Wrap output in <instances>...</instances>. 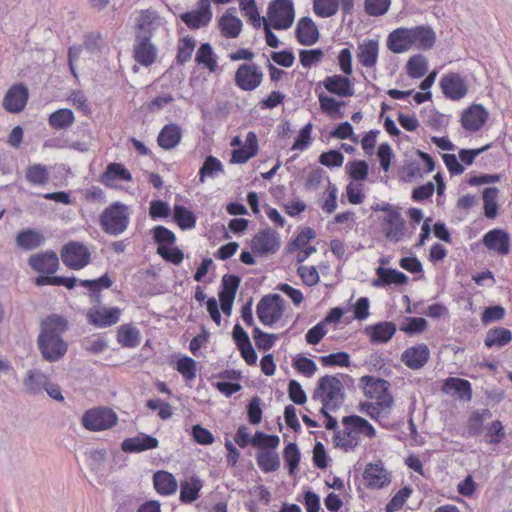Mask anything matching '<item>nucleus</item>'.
I'll return each mask as SVG.
<instances>
[{
  "mask_svg": "<svg viewBox=\"0 0 512 512\" xmlns=\"http://www.w3.org/2000/svg\"><path fill=\"white\" fill-rule=\"evenodd\" d=\"M115 180L131 181L132 175L124 165L120 163H110L101 176V182L108 187H112L113 181Z\"/></svg>",
  "mask_w": 512,
  "mask_h": 512,
  "instance_id": "obj_32",
  "label": "nucleus"
},
{
  "mask_svg": "<svg viewBox=\"0 0 512 512\" xmlns=\"http://www.w3.org/2000/svg\"><path fill=\"white\" fill-rule=\"evenodd\" d=\"M430 358V350L426 344L407 348L401 355V361L410 369L422 368Z\"/></svg>",
  "mask_w": 512,
  "mask_h": 512,
  "instance_id": "obj_16",
  "label": "nucleus"
},
{
  "mask_svg": "<svg viewBox=\"0 0 512 512\" xmlns=\"http://www.w3.org/2000/svg\"><path fill=\"white\" fill-rule=\"evenodd\" d=\"M45 240L44 235L35 229L21 230L15 239L17 246L26 251L40 247Z\"/></svg>",
  "mask_w": 512,
  "mask_h": 512,
  "instance_id": "obj_29",
  "label": "nucleus"
},
{
  "mask_svg": "<svg viewBox=\"0 0 512 512\" xmlns=\"http://www.w3.org/2000/svg\"><path fill=\"white\" fill-rule=\"evenodd\" d=\"M155 490L162 495H171L176 492L178 484L175 477L167 471H157L153 475Z\"/></svg>",
  "mask_w": 512,
  "mask_h": 512,
  "instance_id": "obj_33",
  "label": "nucleus"
},
{
  "mask_svg": "<svg viewBox=\"0 0 512 512\" xmlns=\"http://www.w3.org/2000/svg\"><path fill=\"white\" fill-rule=\"evenodd\" d=\"M377 278L373 280L374 287H384L391 284L405 285L408 283V277L405 273L393 268L380 266L376 268Z\"/></svg>",
  "mask_w": 512,
  "mask_h": 512,
  "instance_id": "obj_22",
  "label": "nucleus"
},
{
  "mask_svg": "<svg viewBox=\"0 0 512 512\" xmlns=\"http://www.w3.org/2000/svg\"><path fill=\"white\" fill-rule=\"evenodd\" d=\"M334 443L337 447L347 451L348 449H353L358 445V438L351 426H345L342 431H337L335 433Z\"/></svg>",
  "mask_w": 512,
  "mask_h": 512,
  "instance_id": "obj_47",
  "label": "nucleus"
},
{
  "mask_svg": "<svg viewBox=\"0 0 512 512\" xmlns=\"http://www.w3.org/2000/svg\"><path fill=\"white\" fill-rule=\"evenodd\" d=\"M117 419L112 409L99 407L86 411L82 417V424L87 430L101 431L115 425Z\"/></svg>",
  "mask_w": 512,
  "mask_h": 512,
  "instance_id": "obj_7",
  "label": "nucleus"
},
{
  "mask_svg": "<svg viewBox=\"0 0 512 512\" xmlns=\"http://www.w3.org/2000/svg\"><path fill=\"white\" fill-rule=\"evenodd\" d=\"M295 36L301 45L311 46L319 40L320 33L315 22L310 17L305 16L299 19Z\"/></svg>",
  "mask_w": 512,
  "mask_h": 512,
  "instance_id": "obj_17",
  "label": "nucleus"
},
{
  "mask_svg": "<svg viewBox=\"0 0 512 512\" xmlns=\"http://www.w3.org/2000/svg\"><path fill=\"white\" fill-rule=\"evenodd\" d=\"M152 232L153 239L158 246L168 247L169 245H173L176 241L175 234L164 226L158 225L153 228Z\"/></svg>",
  "mask_w": 512,
  "mask_h": 512,
  "instance_id": "obj_58",
  "label": "nucleus"
},
{
  "mask_svg": "<svg viewBox=\"0 0 512 512\" xmlns=\"http://www.w3.org/2000/svg\"><path fill=\"white\" fill-rule=\"evenodd\" d=\"M440 88L445 97L451 100H460L468 92L464 79L458 73H448L440 80Z\"/></svg>",
  "mask_w": 512,
  "mask_h": 512,
  "instance_id": "obj_11",
  "label": "nucleus"
},
{
  "mask_svg": "<svg viewBox=\"0 0 512 512\" xmlns=\"http://www.w3.org/2000/svg\"><path fill=\"white\" fill-rule=\"evenodd\" d=\"M119 318L120 309L117 307L90 310L88 313L89 323L96 327H109L116 324Z\"/></svg>",
  "mask_w": 512,
  "mask_h": 512,
  "instance_id": "obj_24",
  "label": "nucleus"
},
{
  "mask_svg": "<svg viewBox=\"0 0 512 512\" xmlns=\"http://www.w3.org/2000/svg\"><path fill=\"white\" fill-rule=\"evenodd\" d=\"M360 385L365 396L374 399L382 410L390 409L393 406L394 399L389 391L390 383L387 380L365 375L360 378Z\"/></svg>",
  "mask_w": 512,
  "mask_h": 512,
  "instance_id": "obj_4",
  "label": "nucleus"
},
{
  "mask_svg": "<svg viewBox=\"0 0 512 512\" xmlns=\"http://www.w3.org/2000/svg\"><path fill=\"white\" fill-rule=\"evenodd\" d=\"M28 100V89L22 84L13 85L5 94L3 107L11 113L21 112Z\"/></svg>",
  "mask_w": 512,
  "mask_h": 512,
  "instance_id": "obj_14",
  "label": "nucleus"
},
{
  "mask_svg": "<svg viewBox=\"0 0 512 512\" xmlns=\"http://www.w3.org/2000/svg\"><path fill=\"white\" fill-rule=\"evenodd\" d=\"M84 48L93 55L100 54L105 47V40L99 32H89L84 35Z\"/></svg>",
  "mask_w": 512,
  "mask_h": 512,
  "instance_id": "obj_56",
  "label": "nucleus"
},
{
  "mask_svg": "<svg viewBox=\"0 0 512 512\" xmlns=\"http://www.w3.org/2000/svg\"><path fill=\"white\" fill-rule=\"evenodd\" d=\"M159 20L158 14L150 9L141 11L138 19V33L136 36H147L151 38L153 30Z\"/></svg>",
  "mask_w": 512,
  "mask_h": 512,
  "instance_id": "obj_38",
  "label": "nucleus"
},
{
  "mask_svg": "<svg viewBox=\"0 0 512 512\" xmlns=\"http://www.w3.org/2000/svg\"><path fill=\"white\" fill-rule=\"evenodd\" d=\"M220 172H223L221 161L214 156H207L199 171V181L204 183L207 176L214 178Z\"/></svg>",
  "mask_w": 512,
  "mask_h": 512,
  "instance_id": "obj_50",
  "label": "nucleus"
},
{
  "mask_svg": "<svg viewBox=\"0 0 512 512\" xmlns=\"http://www.w3.org/2000/svg\"><path fill=\"white\" fill-rule=\"evenodd\" d=\"M324 88L335 95L350 97L354 94V88L348 77L342 75L328 76L322 82Z\"/></svg>",
  "mask_w": 512,
  "mask_h": 512,
  "instance_id": "obj_23",
  "label": "nucleus"
},
{
  "mask_svg": "<svg viewBox=\"0 0 512 512\" xmlns=\"http://www.w3.org/2000/svg\"><path fill=\"white\" fill-rule=\"evenodd\" d=\"M203 487V482L197 476H192L180 483V501L190 504L199 497V492Z\"/></svg>",
  "mask_w": 512,
  "mask_h": 512,
  "instance_id": "obj_31",
  "label": "nucleus"
},
{
  "mask_svg": "<svg viewBox=\"0 0 512 512\" xmlns=\"http://www.w3.org/2000/svg\"><path fill=\"white\" fill-rule=\"evenodd\" d=\"M484 246L500 255H506L510 250L509 234L502 229H493L487 232L482 240Z\"/></svg>",
  "mask_w": 512,
  "mask_h": 512,
  "instance_id": "obj_18",
  "label": "nucleus"
},
{
  "mask_svg": "<svg viewBox=\"0 0 512 512\" xmlns=\"http://www.w3.org/2000/svg\"><path fill=\"white\" fill-rule=\"evenodd\" d=\"M117 340L123 347H137L140 344V331L132 325H122L118 329Z\"/></svg>",
  "mask_w": 512,
  "mask_h": 512,
  "instance_id": "obj_42",
  "label": "nucleus"
},
{
  "mask_svg": "<svg viewBox=\"0 0 512 512\" xmlns=\"http://www.w3.org/2000/svg\"><path fill=\"white\" fill-rule=\"evenodd\" d=\"M48 380V377L41 371L29 370L27 371L23 384L27 393L37 395L42 393Z\"/></svg>",
  "mask_w": 512,
  "mask_h": 512,
  "instance_id": "obj_34",
  "label": "nucleus"
},
{
  "mask_svg": "<svg viewBox=\"0 0 512 512\" xmlns=\"http://www.w3.org/2000/svg\"><path fill=\"white\" fill-rule=\"evenodd\" d=\"M177 371L187 380L194 379L197 373L196 361L188 356L180 358L177 361Z\"/></svg>",
  "mask_w": 512,
  "mask_h": 512,
  "instance_id": "obj_62",
  "label": "nucleus"
},
{
  "mask_svg": "<svg viewBox=\"0 0 512 512\" xmlns=\"http://www.w3.org/2000/svg\"><path fill=\"white\" fill-rule=\"evenodd\" d=\"M101 229L108 235L118 236L129 225L128 207L121 202H114L106 207L99 217Z\"/></svg>",
  "mask_w": 512,
  "mask_h": 512,
  "instance_id": "obj_2",
  "label": "nucleus"
},
{
  "mask_svg": "<svg viewBox=\"0 0 512 512\" xmlns=\"http://www.w3.org/2000/svg\"><path fill=\"white\" fill-rule=\"evenodd\" d=\"M219 28L221 34L226 38H236L239 36L242 29V21L227 11L219 19Z\"/></svg>",
  "mask_w": 512,
  "mask_h": 512,
  "instance_id": "obj_35",
  "label": "nucleus"
},
{
  "mask_svg": "<svg viewBox=\"0 0 512 512\" xmlns=\"http://www.w3.org/2000/svg\"><path fill=\"white\" fill-rule=\"evenodd\" d=\"M512 340V333L504 327H496L489 329L486 333L484 343L487 347H503Z\"/></svg>",
  "mask_w": 512,
  "mask_h": 512,
  "instance_id": "obj_36",
  "label": "nucleus"
},
{
  "mask_svg": "<svg viewBox=\"0 0 512 512\" xmlns=\"http://www.w3.org/2000/svg\"><path fill=\"white\" fill-rule=\"evenodd\" d=\"M411 493L412 489L409 486L401 488L386 505V512H396L400 510Z\"/></svg>",
  "mask_w": 512,
  "mask_h": 512,
  "instance_id": "obj_60",
  "label": "nucleus"
},
{
  "mask_svg": "<svg viewBox=\"0 0 512 512\" xmlns=\"http://www.w3.org/2000/svg\"><path fill=\"white\" fill-rule=\"evenodd\" d=\"M288 396L289 399L297 405H303L307 401V395L301 384L294 379L290 380L288 383Z\"/></svg>",
  "mask_w": 512,
  "mask_h": 512,
  "instance_id": "obj_64",
  "label": "nucleus"
},
{
  "mask_svg": "<svg viewBox=\"0 0 512 512\" xmlns=\"http://www.w3.org/2000/svg\"><path fill=\"white\" fill-rule=\"evenodd\" d=\"M487 110L480 104H473L465 109L461 116V123L465 130L479 131L488 120Z\"/></svg>",
  "mask_w": 512,
  "mask_h": 512,
  "instance_id": "obj_12",
  "label": "nucleus"
},
{
  "mask_svg": "<svg viewBox=\"0 0 512 512\" xmlns=\"http://www.w3.org/2000/svg\"><path fill=\"white\" fill-rule=\"evenodd\" d=\"M363 478L369 488H382L390 483L388 473L384 469L381 461L376 464H367L363 473Z\"/></svg>",
  "mask_w": 512,
  "mask_h": 512,
  "instance_id": "obj_21",
  "label": "nucleus"
},
{
  "mask_svg": "<svg viewBox=\"0 0 512 512\" xmlns=\"http://www.w3.org/2000/svg\"><path fill=\"white\" fill-rule=\"evenodd\" d=\"M61 258L68 268L79 270L89 264L91 253L84 244L71 241L63 246Z\"/></svg>",
  "mask_w": 512,
  "mask_h": 512,
  "instance_id": "obj_8",
  "label": "nucleus"
},
{
  "mask_svg": "<svg viewBox=\"0 0 512 512\" xmlns=\"http://www.w3.org/2000/svg\"><path fill=\"white\" fill-rule=\"evenodd\" d=\"M498 193L497 187H488L483 190L484 215L489 219H494L498 214Z\"/></svg>",
  "mask_w": 512,
  "mask_h": 512,
  "instance_id": "obj_44",
  "label": "nucleus"
},
{
  "mask_svg": "<svg viewBox=\"0 0 512 512\" xmlns=\"http://www.w3.org/2000/svg\"><path fill=\"white\" fill-rule=\"evenodd\" d=\"M492 416L489 409L476 410L472 412L467 421V435L476 437L481 434L484 421Z\"/></svg>",
  "mask_w": 512,
  "mask_h": 512,
  "instance_id": "obj_40",
  "label": "nucleus"
},
{
  "mask_svg": "<svg viewBox=\"0 0 512 512\" xmlns=\"http://www.w3.org/2000/svg\"><path fill=\"white\" fill-rule=\"evenodd\" d=\"M263 72L255 64L243 63L235 73V84L243 91H253L260 86Z\"/></svg>",
  "mask_w": 512,
  "mask_h": 512,
  "instance_id": "obj_9",
  "label": "nucleus"
},
{
  "mask_svg": "<svg viewBox=\"0 0 512 512\" xmlns=\"http://www.w3.org/2000/svg\"><path fill=\"white\" fill-rule=\"evenodd\" d=\"M26 179L33 185H44L49 181V171L42 164H33L27 168Z\"/></svg>",
  "mask_w": 512,
  "mask_h": 512,
  "instance_id": "obj_51",
  "label": "nucleus"
},
{
  "mask_svg": "<svg viewBox=\"0 0 512 512\" xmlns=\"http://www.w3.org/2000/svg\"><path fill=\"white\" fill-rule=\"evenodd\" d=\"M382 221L383 232L387 239L399 242L404 238L406 222L398 210L387 214Z\"/></svg>",
  "mask_w": 512,
  "mask_h": 512,
  "instance_id": "obj_15",
  "label": "nucleus"
},
{
  "mask_svg": "<svg viewBox=\"0 0 512 512\" xmlns=\"http://www.w3.org/2000/svg\"><path fill=\"white\" fill-rule=\"evenodd\" d=\"M147 36H136L137 44L134 47L135 60L143 65L150 66L155 62L157 49Z\"/></svg>",
  "mask_w": 512,
  "mask_h": 512,
  "instance_id": "obj_19",
  "label": "nucleus"
},
{
  "mask_svg": "<svg viewBox=\"0 0 512 512\" xmlns=\"http://www.w3.org/2000/svg\"><path fill=\"white\" fill-rule=\"evenodd\" d=\"M259 468L265 472H274L280 468V457L275 450H261L256 455Z\"/></svg>",
  "mask_w": 512,
  "mask_h": 512,
  "instance_id": "obj_39",
  "label": "nucleus"
},
{
  "mask_svg": "<svg viewBox=\"0 0 512 512\" xmlns=\"http://www.w3.org/2000/svg\"><path fill=\"white\" fill-rule=\"evenodd\" d=\"M396 325L392 322H379L365 328V333L372 343H387L395 334Z\"/></svg>",
  "mask_w": 512,
  "mask_h": 512,
  "instance_id": "obj_26",
  "label": "nucleus"
},
{
  "mask_svg": "<svg viewBox=\"0 0 512 512\" xmlns=\"http://www.w3.org/2000/svg\"><path fill=\"white\" fill-rule=\"evenodd\" d=\"M158 445L159 441L157 438L141 433L135 437L125 439L121 444V449L126 453H138L155 449Z\"/></svg>",
  "mask_w": 512,
  "mask_h": 512,
  "instance_id": "obj_20",
  "label": "nucleus"
},
{
  "mask_svg": "<svg viewBox=\"0 0 512 512\" xmlns=\"http://www.w3.org/2000/svg\"><path fill=\"white\" fill-rule=\"evenodd\" d=\"M283 458L288 467L289 475L294 476L300 462V451L296 443L290 442L286 445L283 451Z\"/></svg>",
  "mask_w": 512,
  "mask_h": 512,
  "instance_id": "obj_52",
  "label": "nucleus"
},
{
  "mask_svg": "<svg viewBox=\"0 0 512 512\" xmlns=\"http://www.w3.org/2000/svg\"><path fill=\"white\" fill-rule=\"evenodd\" d=\"M180 19L190 28V29H199L201 27L207 26L211 19L204 15L202 12H198L196 10L185 12L180 15Z\"/></svg>",
  "mask_w": 512,
  "mask_h": 512,
  "instance_id": "obj_53",
  "label": "nucleus"
},
{
  "mask_svg": "<svg viewBox=\"0 0 512 512\" xmlns=\"http://www.w3.org/2000/svg\"><path fill=\"white\" fill-rule=\"evenodd\" d=\"M269 23L276 30L291 27L295 17L293 4L290 0H273L267 9Z\"/></svg>",
  "mask_w": 512,
  "mask_h": 512,
  "instance_id": "obj_6",
  "label": "nucleus"
},
{
  "mask_svg": "<svg viewBox=\"0 0 512 512\" xmlns=\"http://www.w3.org/2000/svg\"><path fill=\"white\" fill-rule=\"evenodd\" d=\"M195 45L196 42L191 37H185L180 41L176 56L177 62L179 64H183L191 59Z\"/></svg>",
  "mask_w": 512,
  "mask_h": 512,
  "instance_id": "obj_59",
  "label": "nucleus"
},
{
  "mask_svg": "<svg viewBox=\"0 0 512 512\" xmlns=\"http://www.w3.org/2000/svg\"><path fill=\"white\" fill-rule=\"evenodd\" d=\"M253 338L258 349L268 351L274 346L279 335L266 333L259 327H255L253 329Z\"/></svg>",
  "mask_w": 512,
  "mask_h": 512,
  "instance_id": "obj_55",
  "label": "nucleus"
},
{
  "mask_svg": "<svg viewBox=\"0 0 512 512\" xmlns=\"http://www.w3.org/2000/svg\"><path fill=\"white\" fill-rule=\"evenodd\" d=\"M391 0H365L364 9L370 16L384 15L390 7Z\"/></svg>",
  "mask_w": 512,
  "mask_h": 512,
  "instance_id": "obj_63",
  "label": "nucleus"
},
{
  "mask_svg": "<svg viewBox=\"0 0 512 512\" xmlns=\"http://www.w3.org/2000/svg\"><path fill=\"white\" fill-rule=\"evenodd\" d=\"M48 121L53 129H67L74 123L75 116L71 109L62 108L51 113Z\"/></svg>",
  "mask_w": 512,
  "mask_h": 512,
  "instance_id": "obj_41",
  "label": "nucleus"
},
{
  "mask_svg": "<svg viewBox=\"0 0 512 512\" xmlns=\"http://www.w3.org/2000/svg\"><path fill=\"white\" fill-rule=\"evenodd\" d=\"M313 9L317 16L327 18L335 15L339 9L338 0H314Z\"/></svg>",
  "mask_w": 512,
  "mask_h": 512,
  "instance_id": "obj_54",
  "label": "nucleus"
},
{
  "mask_svg": "<svg viewBox=\"0 0 512 512\" xmlns=\"http://www.w3.org/2000/svg\"><path fill=\"white\" fill-rule=\"evenodd\" d=\"M195 61L198 64H203L210 72H215L217 69V61L209 43L200 45L196 53Z\"/></svg>",
  "mask_w": 512,
  "mask_h": 512,
  "instance_id": "obj_48",
  "label": "nucleus"
},
{
  "mask_svg": "<svg viewBox=\"0 0 512 512\" xmlns=\"http://www.w3.org/2000/svg\"><path fill=\"white\" fill-rule=\"evenodd\" d=\"M284 310V299L279 294H268L258 302L256 314L262 324L272 326L282 318Z\"/></svg>",
  "mask_w": 512,
  "mask_h": 512,
  "instance_id": "obj_5",
  "label": "nucleus"
},
{
  "mask_svg": "<svg viewBox=\"0 0 512 512\" xmlns=\"http://www.w3.org/2000/svg\"><path fill=\"white\" fill-rule=\"evenodd\" d=\"M347 172L354 181H362L367 178L369 166L364 160L350 162L347 166Z\"/></svg>",
  "mask_w": 512,
  "mask_h": 512,
  "instance_id": "obj_57",
  "label": "nucleus"
},
{
  "mask_svg": "<svg viewBox=\"0 0 512 512\" xmlns=\"http://www.w3.org/2000/svg\"><path fill=\"white\" fill-rule=\"evenodd\" d=\"M173 219L182 230L194 228L196 225L194 213L182 205L174 206Z\"/></svg>",
  "mask_w": 512,
  "mask_h": 512,
  "instance_id": "obj_46",
  "label": "nucleus"
},
{
  "mask_svg": "<svg viewBox=\"0 0 512 512\" xmlns=\"http://www.w3.org/2000/svg\"><path fill=\"white\" fill-rule=\"evenodd\" d=\"M182 129L179 125L170 123L166 124L159 132L157 141L161 148L171 150L175 148L181 141Z\"/></svg>",
  "mask_w": 512,
  "mask_h": 512,
  "instance_id": "obj_27",
  "label": "nucleus"
},
{
  "mask_svg": "<svg viewBox=\"0 0 512 512\" xmlns=\"http://www.w3.org/2000/svg\"><path fill=\"white\" fill-rule=\"evenodd\" d=\"M406 68L411 78L419 79L427 72V59L421 54L414 55L408 60Z\"/></svg>",
  "mask_w": 512,
  "mask_h": 512,
  "instance_id": "obj_49",
  "label": "nucleus"
},
{
  "mask_svg": "<svg viewBox=\"0 0 512 512\" xmlns=\"http://www.w3.org/2000/svg\"><path fill=\"white\" fill-rule=\"evenodd\" d=\"M240 282L241 278L238 275H224L222 277L221 289L218 294L219 299L235 300Z\"/></svg>",
  "mask_w": 512,
  "mask_h": 512,
  "instance_id": "obj_45",
  "label": "nucleus"
},
{
  "mask_svg": "<svg viewBox=\"0 0 512 512\" xmlns=\"http://www.w3.org/2000/svg\"><path fill=\"white\" fill-rule=\"evenodd\" d=\"M412 45H416L418 49L429 50L436 41V34L432 28L428 26H416L409 28Z\"/></svg>",
  "mask_w": 512,
  "mask_h": 512,
  "instance_id": "obj_25",
  "label": "nucleus"
},
{
  "mask_svg": "<svg viewBox=\"0 0 512 512\" xmlns=\"http://www.w3.org/2000/svg\"><path fill=\"white\" fill-rule=\"evenodd\" d=\"M280 246L278 234L270 229L261 230L252 240V249L255 253L265 255L274 253Z\"/></svg>",
  "mask_w": 512,
  "mask_h": 512,
  "instance_id": "obj_13",
  "label": "nucleus"
},
{
  "mask_svg": "<svg viewBox=\"0 0 512 512\" xmlns=\"http://www.w3.org/2000/svg\"><path fill=\"white\" fill-rule=\"evenodd\" d=\"M379 43L377 40H368L359 44L357 50V59L364 67L371 68L375 66L378 58Z\"/></svg>",
  "mask_w": 512,
  "mask_h": 512,
  "instance_id": "obj_30",
  "label": "nucleus"
},
{
  "mask_svg": "<svg viewBox=\"0 0 512 512\" xmlns=\"http://www.w3.org/2000/svg\"><path fill=\"white\" fill-rule=\"evenodd\" d=\"M412 41L409 28H398L391 32L387 39V47L393 53H403L410 49Z\"/></svg>",
  "mask_w": 512,
  "mask_h": 512,
  "instance_id": "obj_28",
  "label": "nucleus"
},
{
  "mask_svg": "<svg viewBox=\"0 0 512 512\" xmlns=\"http://www.w3.org/2000/svg\"><path fill=\"white\" fill-rule=\"evenodd\" d=\"M444 389L446 392H456L463 400H470L472 398L471 384L465 379L454 377L447 378L444 382Z\"/></svg>",
  "mask_w": 512,
  "mask_h": 512,
  "instance_id": "obj_43",
  "label": "nucleus"
},
{
  "mask_svg": "<svg viewBox=\"0 0 512 512\" xmlns=\"http://www.w3.org/2000/svg\"><path fill=\"white\" fill-rule=\"evenodd\" d=\"M342 423L344 426H351L355 434H364L369 438L376 436V430L372 424L358 415L345 416L342 419Z\"/></svg>",
  "mask_w": 512,
  "mask_h": 512,
  "instance_id": "obj_37",
  "label": "nucleus"
},
{
  "mask_svg": "<svg viewBox=\"0 0 512 512\" xmlns=\"http://www.w3.org/2000/svg\"><path fill=\"white\" fill-rule=\"evenodd\" d=\"M320 361L323 366H340V367H349L350 366V356L348 353L344 351H340L337 353H331L329 355L322 356Z\"/></svg>",
  "mask_w": 512,
  "mask_h": 512,
  "instance_id": "obj_61",
  "label": "nucleus"
},
{
  "mask_svg": "<svg viewBox=\"0 0 512 512\" xmlns=\"http://www.w3.org/2000/svg\"><path fill=\"white\" fill-rule=\"evenodd\" d=\"M67 328V320L60 315H51L42 321L41 333L38 336L37 344L45 360L55 362L66 354L68 345L63 340L61 334Z\"/></svg>",
  "mask_w": 512,
  "mask_h": 512,
  "instance_id": "obj_1",
  "label": "nucleus"
},
{
  "mask_svg": "<svg viewBox=\"0 0 512 512\" xmlns=\"http://www.w3.org/2000/svg\"><path fill=\"white\" fill-rule=\"evenodd\" d=\"M28 264L41 275H52L59 268V258L54 251L48 250L31 255L28 259Z\"/></svg>",
  "mask_w": 512,
  "mask_h": 512,
  "instance_id": "obj_10",
  "label": "nucleus"
},
{
  "mask_svg": "<svg viewBox=\"0 0 512 512\" xmlns=\"http://www.w3.org/2000/svg\"><path fill=\"white\" fill-rule=\"evenodd\" d=\"M312 398L341 407L345 399L344 386L338 377L325 375L318 380Z\"/></svg>",
  "mask_w": 512,
  "mask_h": 512,
  "instance_id": "obj_3",
  "label": "nucleus"
}]
</instances>
